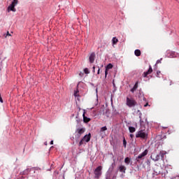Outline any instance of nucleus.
<instances>
[{
  "mask_svg": "<svg viewBox=\"0 0 179 179\" xmlns=\"http://www.w3.org/2000/svg\"><path fill=\"white\" fill-rule=\"evenodd\" d=\"M126 105L127 107H129L130 108L132 107H135L136 106H138V102L135 100V99L132 97H127L126 99Z\"/></svg>",
  "mask_w": 179,
  "mask_h": 179,
  "instance_id": "f257e3e1",
  "label": "nucleus"
},
{
  "mask_svg": "<svg viewBox=\"0 0 179 179\" xmlns=\"http://www.w3.org/2000/svg\"><path fill=\"white\" fill-rule=\"evenodd\" d=\"M136 138H141V139H148V131L141 129L136 132Z\"/></svg>",
  "mask_w": 179,
  "mask_h": 179,
  "instance_id": "f03ea898",
  "label": "nucleus"
},
{
  "mask_svg": "<svg viewBox=\"0 0 179 179\" xmlns=\"http://www.w3.org/2000/svg\"><path fill=\"white\" fill-rule=\"evenodd\" d=\"M103 167L101 166H98L96 169H95L94 171V178H97L99 179L100 177H101V170H102Z\"/></svg>",
  "mask_w": 179,
  "mask_h": 179,
  "instance_id": "7ed1b4c3",
  "label": "nucleus"
},
{
  "mask_svg": "<svg viewBox=\"0 0 179 179\" xmlns=\"http://www.w3.org/2000/svg\"><path fill=\"white\" fill-rule=\"evenodd\" d=\"M148 150H145L144 152H143L141 154H140L136 159V162H138V163H141V159H142L143 157H145V156H146L148 153Z\"/></svg>",
  "mask_w": 179,
  "mask_h": 179,
  "instance_id": "20e7f679",
  "label": "nucleus"
},
{
  "mask_svg": "<svg viewBox=\"0 0 179 179\" xmlns=\"http://www.w3.org/2000/svg\"><path fill=\"white\" fill-rule=\"evenodd\" d=\"M85 132V129H77L76 131V138L79 139L80 138L81 135Z\"/></svg>",
  "mask_w": 179,
  "mask_h": 179,
  "instance_id": "39448f33",
  "label": "nucleus"
},
{
  "mask_svg": "<svg viewBox=\"0 0 179 179\" xmlns=\"http://www.w3.org/2000/svg\"><path fill=\"white\" fill-rule=\"evenodd\" d=\"M152 72H153V69H152V66H150L148 71H145L143 73V78H146V76H148V75H150V73H152Z\"/></svg>",
  "mask_w": 179,
  "mask_h": 179,
  "instance_id": "423d86ee",
  "label": "nucleus"
},
{
  "mask_svg": "<svg viewBox=\"0 0 179 179\" xmlns=\"http://www.w3.org/2000/svg\"><path fill=\"white\" fill-rule=\"evenodd\" d=\"M94 58H96V54H94V52H92L89 57L90 64H93V62H94Z\"/></svg>",
  "mask_w": 179,
  "mask_h": 179,
  "instance_id": "0eeeda50",
  "label": "nucleus"
},
{
  "mask_svg": "<svg viewBox=\"0 0 179 179\" xmlns=\"http://www.w3.org/2000/svg\"><path fill=\"white\" fill-rule=\"evenodd\" d=\"M108 69H113V64H109L107 65L106 71H105V77L107 78V75L108 74Z\"/></svg>",
  "mask_w": 179,
  "mask_h": 179,
  "instance_id": "6e6552de",
  "label": "nucleus"
},
{
  "mask_svg": "<svg viewBox=\"0 0 179 179\" xmlns=\"http://www.w3.org/2000/svg\"><path fill=\"white\" fill-rule=\"evenodd\" d=\"M16 4L12 3L8 7V10H11L12 12H16V8L15 7Z\"/></svg>",
  "mask_w": 179,
  "mask_h": 179,
  "instance_id": "1a4fd4ad",
  "label": "nucleus"
},
{
  "mask_svg": "<svg viewBox=\"0 0 179 179\" xmlns=\"http://www.w3.org/2000/svg\"><path fill=\"white\" fill-rule=\"evenodd\" d=\"M85 114H86V112L84 110V113L83 114V121L84 122H85V124H87V122H90V118L86 117Z\"/></svg>",
  "mask_w": 179,
  "mask_h": 179,
  "instance_id": "9d476101",
  "label": "nucleus"
},
{
  "mask_svg": "<svg viewBox=\"0 0 179 179\" xmlns=\"http://www.w3.org/2000/svg\"><path fill=\"white\" fill-rule=\"evenodd\" d=\"M92 137L91 134H89L88 135H85L83 138V141H85V142H90V138Z\"/></svg>",
  "mask_w": 179,
  "mask_h": 179,
  "instance_id": "9b49d317",
  "label": "nucleus"
},
{
  "mask_svg": "<svg viewBox=\"0 0 179 179\" xmlns=\"http://www.w3.org/2000/svg\"><path fill=\"white\" fill-rule=\"evenodd\" d=\"M119 171L120 173H124V174H125V171H127V167H125L124 165H120L119 166Z\"/></svg>",
  "mask_w": 179,
  "mask_h": 179,
  "instance_id": "f8f14e48",
  "label": "nucleus"
},
{
  "mask_svg": "<svg viewBox=\"0 0 179 179\" xmlns=\"http://www.w3.org/2000/svg\"><path fill=\"white\" fill-rule=\"evenodd\" d=\"M166 151H164V150L160 151L159 157L161 160H164V155H166Z\"/></svg>",
  "mask_w": 179,
  "mask_h": 179,
  "instance_id": "ddd939ff",
  "label": "nucleus"
},
{
  "mask_svg": "<svg viewBox=\"0 0 179 179\" xmlns=\"http://www.w3.org/2000/svg\"><path fill=\"white\" fill-rule=\"evenodd\" d=\"M160 159H161L160 158V154L153 155L152 160H154V162H159V160H160Z\"/></svg>",
  "mask_w": 179,
  "mask_h": 179,
  "instance_id": "4468645a",
  "label": "nucleus"
},
{
  "mask_svg": "<svg viewBox=\"0 0 179 179\" xmlns=\"http://www.w3.org/2000/svg\"><path fill=\"white\" fill-rule=\"evenodd\" d=\"M112 43L113 45H115L117 43H118V38H117L116 37H113L112 39Z\"/></svg>",
  "mask_w": 179,
  "mask_h": 179,
  "instance_id": "2eb2a0df",
  "label": "nucleus"
},
{
  "mask_svg": "<svg viewBox=\"0 0 179 179\" xmlns=\"http://www.w3.org/2000/svg\"><path fill=\"white\" fill-rule=\"evenodd\" d=\"M134 54L136 57H141V50L138 49L136 50Z\"/></svg>",
  "mask_w": 179,
  "mask_h": 179,
  "instance_id": "dca6fc26",
  "label": "nucleus"
},
{
  "mask_svg": "<svg viewBox=\"0 0 179 179\" xmlns=\"http://www.w3.org/2000/svg\"><path fill=\"white\" fill-rule=\"evenodd\" d=\"M129 131L131 134H134V132H135V131H136V129H135V127H129Z\"/></svg>",
  "mask_w": 179,
  "mask_h": 179,
  "instance_id": "f3484780",
  "label": "nucleus"
},
{
  "mask_svg": "<svg viewBox=\"0 0 179 179\" xmlns=\"http://www.w3.org/2000/svg\"><path fill=\"white\" fill-rule=\"evenodd\" d=\"M124 163L127 165L131 163V159H129V157H126L124 159Z\"/></svg>",
  "mask_w": 179,
  "mask_h": 179,
  "instance_id": "a211bd4d",
  "label": "nucleus"
},
{
  "mask_svg": "<svg viewBox=\"0 0 179 179\" xmlns=\"http://www.w3.org/2000/svg\"><path fill=\"white\" fill-rule=\"evenodd\" d=\"M84 73H85L86 75H89V73H90V71H89V69L85 68V69H84Z\"/></svg>",
  "mask_w": 179,
  "mask_h": 179,
  "instance_id": "6ab92c4d",
  "label": "nucleus"
},
{
  "mask_svg": "<svg viewBox=\"0 0 179 179\" xmlns=\"http://www.w3.org/2000/svg\"><path fill=\"white\" fill-rule=\"evenodd\" d=\"M104 131H107V127H103L101 128L100 132H104Z\"/></svg>",
  "mask_w": 179,
  "mask_h": 179,
  "instance_id": "aec40b11",
  "label": "nucleus"
},
{
  "mask_svg": "<svg viewBox=\"0 0 179 179\" xmlns=\"http://www.w3.org/2000/svg\"><path fill=\"white\" fill-rule=\"evenodd\" d=\"M138 85H139V82H136L134 85V86L133 87L134 89H135L136 90V89H138Z\"/></svg>",
  "mask_w": 179,
  "mask_h": 179,
  "instance_id": "412c9836",
  "label": "nucleus"
},
{
  "mask_svg": "<svg viewBox=\"0 0 179 179\" xmlns=\"http://www.w3.org/2000/svg\"><path fill=\"white\" fill-rule=\"evenodd\" d=\"M123 145L124 148H127V140L125 138L123 139Z\"/></svg>",
  "mask_w": 179,
  "mask_h": 179,
  "instance_id": "4be33fe9",
  "label": "nucleus"
},
{
  "mask_svg": "<svg viewBox=\"0 0 179 179\" xmlns=\"http://www.w3.org/2000/svg\"><path fill=\"white\" fill-rule=\"evenodd\" d=\"M11 3H13L14 5H17V3H18V0H13Z\"/></svg>",
  "mask_w": 179,
  "mask_h": 179,
  "instance_id": "5701e85b",
  "label": "nucleus"
},
{
  "mask_svg": "<svg viewBox=\"0 0 179 179\" xmlns=\"http://www.w3.org/2000/svg\"><path fill=\"white\" fill-rule=\"evenodd\" d=\"M83 142H85V140H83V138H82V140L79 143V146H82V145H83Z\"/></svg>",
  "mask_w": 179,
  "mask_h": 179,
  "instance_id": "b1692460",
  "label": "nucleus"
},
{
  "mask_svg": "<svg viewBox=\"0 0 179 179\" xmlns=\"http://www.w3.org/2000/svg\"><path fill=\"white\" fill-rule=\"evenodd\" d=\"M162 58H161L160 59H158L156 62V64H162Z\"/></svg>",
  "mask_w": 179,
  "mask_h": 179,
  "instance_id": "393cba45",
  "label": "nucleus"
},
{
  "mask_svg": "<svg viewBox=\"0 0 179 179\" xmlns=\"http://www.w3.org/2000/svg\"><path fill=\"white\" fill-rule=\"evenodd\" d=\"M135 90H136V89H134V87L130 90V92H131V93H134L135 92Z\"/></svg>",
  "mask_w": 179,
  "mask_h": 179,
  "instance_id": "a878e982",
  "label": "nucleus"
},
{
  "mask_svg": "<svg viewBox=\"0 0 179 179\" xmlns=\"http://www.w3.org/2000/svg\"><path fill=\"white\" fill-rule=\"evenodd\" d=\"M142 122H143V121H142V117L140 116V124H141V125H142Z\"/></svg>",
  "mask_w": 179,
  "mask_h": 179,
  "instance_id": "bb28decb",
  "label": "nucleus"
},
{
  "mask_svg": "<svg viewBox=\"0 0 179 179\" xmlns=\"http://www.w3.org/2000/svg\"><path fill=\"white\" fill-rule=\"evenodd\" d=\"M92 72H93L94 73V72H96V67H95V66H93Z\"/></svg>",
  "mask_w": 179,
  "mask_h": 179,
  "instance_id": "cd10ccee",
  "label": "nucleus"
},
{
  "mask_svg": "<svg viewBox=\"0 0 179 179\" xmlns=\"http://www.w3.org/2000/svg\"><path fill=\"white\" fill-rule=\"evenodd\" d=\"M0 101H1V103H3V100L2 99V96H0Z\"/></svg>",
  "mask_w": 179,
  "mask_h": 179,
  "instance_id": "c85d7f7f",
  "label": "nucleus"
},
{
  "mask_svg": "<svg viewBox=\"0 0 179 179\" xmlns=\"http://www.w3.org/2000/svg\"><path fill=\"white\" fill-rule=\"evenodd\" d=\"M97 74H98V75H100V68H99V69H98Z\"/></svg>",
  "mask_w": 179,
  "mask_h": 179,
  "instance_id": "c756f323",
  "label": "nucleus"
},
{
  "mask_svg": "<svg viewBox=\"0 0 179 179\" xmlns=\"http://www.w3.org/2000/svg\"><path fill=\"white\" fill-rule=\"evenodd\" d=\"M161 72L160 71H157V76H159V75H160Z\"/></svg>",
  "mask_w": 179,
  "mask_h": 179,
  "instance_id": "7c9ffc66",
  "label": "nucleus"
},
{
  "mask_svg": "<svg viewBox=\"0 0 179 179\" xmlns=\"http://www.w3.org/2000/svg\"><path fill=\"white\" fill-rule=\"evenodd\" d=\"M148 106H149V103H146V104L144 105V107H148Z\"/></svg>",
  "mask_w": 179,
  "mask_h": 179,
  "instance_id": "2f4dec72",
  "label": "nucleus"
},
{
  "mask_svg": "<svg viewBox=\"0 0 179 179\" xmlns=\"http://www.w3.org/2000/svg\"><path fill=\"white\" fill-rule=\"evenodd\" d=\"M130 138L132 139L134 138V134H130Z\"/></svg>",
  "mask_w": 179,
  "mask_h": 179,
  "instance_id": "473e14b6",
  "label": "nucleus"
},
{
  "mask_svg": "<svg viewBox=\"0 0 179 179\" xmlns=\"http://www.w3.org/2000/svg\"><path fill=\"white\" fill-rule=\"evenodd\" d=\"M50 145H54V141H50Z\"/></svg>",
  "mask_w": 179,
  "mask_h": 179,
  "instance_id": "72a5a7b5",
  "label": "nucleus"
},
{
  "mask_svg": "<svg viewBox=\"0 0 179 179\" xmlns=\"http://www.w3.org/2000/svg\"><path fill=\"white\" fill-rule=\"evenodd\" d=\"M80 76H83V73H80L79 74Z\"/></svg>",
  "mask_w": 179,
  "mask_h": 179,
  "instance_id": "f704fd0d",
  "label": "nucleus"
},
{
  "mask_svg": "<svg viewBox=\"0 0 179 179\" xmlns=\"http://www.w3.org/2000/svg\"><path fill=\"white\" fill-rule=\"evenodd\" d=\"M7 36H10V34H9V31L7 32Z\"/></svg>",
  "mask_w": 179,
  "mask_h": 179,
  "instance_id": "c9c22d12",
  "label": "nucleus"
},
{
  "mask_svg": "<svg viewBox=\"0 0 179 179\" xmlns=\"http://www.w3.org/2000/svg\"><path fill=\"white\" fill-rule=\"evenodd\" d=\"M76 93H78V92L74 93V96H75L76 97L78 96V95H76Z\"/></svg>",
  "mask_w": 179,
  "mask_h": 179,
  "instance_id": "e433bc0d",
  "label": "nucleus"
},
{
  "mask_svg": "<svg viewBox=\"0 0 179 179\" xmlns=\"http://www.w3.org/2000/svg\"><path fill=\"white\" fill-rule=\"evenodd\" d=\"M138 97H141V96H142V94L139 93V95H138Z\"/></svg>",
  "mask_w": 179,
  "mask_h": 179,
  "instance_id": "4c0bfd02",
  "label": "nucleus"
},
{
  "mask_svg": "<svg viewBox=\"0 0 179 179\" xmlns=\"http://www.w3.org/2000/svg\"><path fill=\"white\" fill-rule=\"evenodd\" d=\"M175 179H179V176H176V177L175 178Z\"/></svg>",
  "mask_w": 179,
  "mask_h": 179,
  "instance_id": "58836bf2",
  "label": "nucleus"
},
{
  "mask_svg": "<svg viewBox=\"0 0 179 179\" xmlns=\"http://www.w3.org/2000/svg\"><path fill=\"white\" fill-rule=\"evenodd\" d=\"M0 97H1V94H0Z\"/></svg>",
  "mask_w": 179,
  "mask_h": 179,
  "instance_id": "ea45409f",
  "label": "nucleus"
},
{
  "mask_svg": "<svg viewBox=\"0 0 179 179\" xmlns=\"http://www.w3.org/2000/svg\"><path fill=\"white\" fill-rule=\"evenodd\" d=\"M106 179H108V178H106Z\"/></svg>",
  "mask_w": 179,
  "mask_h": 179,
  "instance_id": "a19ab883",
  "label": "nucleus"
}]
</instances>
